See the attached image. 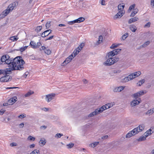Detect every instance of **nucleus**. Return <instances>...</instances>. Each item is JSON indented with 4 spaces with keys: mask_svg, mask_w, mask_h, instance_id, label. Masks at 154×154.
I'll return each mask as SVG.
<instances>
[{
    "mask_svg": "<svg viewBox=\"0 0 154 154\" xmlns=\"http://www.w3.org/2000/svg\"><path fill=\"white\" fill-rule=\"evenodd\" d=\"M138 10L137 8L134 9V11L132 12L130 17H134L138 12Z\"/></svg>",
    "mask_w": 154,
    "mask_h": 154,
    "instance_id": "obj_24",
    "label": "nucleus"
},
{
    "mask_svg": "<svg viewBox=\"0 0 154 154\" xmlns=\"http://www.w3.org/2000/svg\"><path fill=\"white\" fill-rule=\"evenodd\" d=\"M10 145L11 146H17V144L16 143H14V142H13V143H11L10 144Z\"/></svg>",
    "mask_w": 154,
    "mask_h": 154,
    "instance_id": "obj_57",
    "label": "nucleus"
},
{
    "mask_svg": "<svg viewBox=\"0 0 154 154\" xmlns=\"http://www.w3.org/2000/svg\"><path fill=\"white\" fill-rule=\"evenodd\" d=\"M152 130L151 129H150L149 130H147L145 133V134L144 135L145 136H146V137H147L149 135H150L152 133ZM153 132H152V133Z\"/></svg>",
    "mask_w": 154,
    "mask_h": 154,
    "instance_id": "obj_26",
    "label": "nucleus"
},
{
    "mask_svg": "<svg viewBox=\"0 0 154 154\" xmlns=\"http://www.w3.org/2000/svg\"><path fill=\"white\" fill-rule=\"evenodd\" d=\"M153 113L152 112V111L151 109L148 110L147 112L146 113V115L152 114Z\"/></svg>",
    "mask_w": 154,
    "mask_h": 154,
    "instance_id": "obj_49",
    "label": "nucleus"
},
{
    "mask_svg": "<svg viewBox=\"0 0 154 154\" xmlns=\"http://www.w3.org/2000/svg\"><path fill=\"white\" fill-rule=\"evenodd\" d=\"M7 74H8L5 75L0 78V82H6L11 80L12 79L11 77V76L7 75Z\"/></svg>",
    "mask_w": 154,
    "mask_h": 154,
    "instance_id": "obj_7",
    "label": "nucleus"
},
{
    "mask_svg": "<svg viewBox=\"0 0 154 154\" xmlns=\"http://www.w3.org/2000/svg\"><path fill=\"white\" fill-rule=\"evenodd\" d=\"M151 5L154 8V0H151Z\"/></svg>",
    "mask_w": 154,
    "mask_h": 154,
    "instance_id": "obj_61",
    "label": "nucleus"
},
{
    "mask_svg": "<svg viewBox=\"0 0 154 154\" xmlns=\"http://www.w3.org/2000/svg\"><path fill=\"white\" fill-rule=\"evenodd\" d=\"M123 13L122 12L119 11L118 12L114 17V19L116 20L118 18H121L122 16Z\"/></svg>",
    "mask_w": 154,
    "mask_h": 154,
    "instance_id": "obj_14",
    "label": "nucleus"
},
{
    "mask_svg": "<svg viewBox=\"0 0 154 154\" xmlns=\"http://www.w3.org/2000/svg\"><path fill=\"white\" fill-rule=\"evenodd\" d=\"M82 49H81L79 47H78L77 48L75 49V50H76L77 51L78 53H79V52L81 51V50Z\"/></svg>",
    "mask_w": 154,
    "mask_h": 154,
    "instance_id": "obj_62",
    "label": "nucleus"
},
{
    "mask_svg": "<svg viewBox=\"0 0 154 154\" xmlns=\"http://www.w3.org/2000/svg\"><path fill=\"white\" fill-rule=\"evenodd\" d=\"M55 94H54L51 93L46 95L47 101L48 102H49L53 99L55 97Z\"/></svg>",
    "mask_w": 154,
    "mask_h": 154,
    "instance_id": "obj_10",
    "label": "nucleus"
},
{
    "mask_svg": "<svg viewBox=\"0 0 154 154\" xmlns=\"http://www.w3.org/2000/svg\"><path fill=\"white\" fill-rule=\"evenodd\" d=\"M11 58V65L8 66L9 68L13 66L14 63H15L16 65L19 64H24L25 63V61L22 59V58L20 56L17 57L14 59Z\"/></svg>",
    "mask_w": 154,
    "mask_h": 154,
    "instance_id": "obj_2",
    "label": "nucleus"
},
{
    "mask_svg": "<svg viewBox=\"0 0 154 154\" xmlns=\"http://www.w3.org/2000/svg\"><path fill=\"white\" fill-rule=\"evenodd\" d=\"M146 136H142L140 137L139 139H137L138 141H142L145 140L146 139Z\"/></svg>",
    "mask_w": 154,
    "mask_h": 154,
    "instance_id": "obj_27",
    "label": "nucleus"
},
{
    "mask_svg": "<svg viewBox=\"0 0 154 154\" xmlns=\"http://www.w3.org/2000/svg\"><path fill=\"white\" fill-rule=\"evenodd\" d=\"M150 43V42L149 41H147L145 42L141 46L142 47H146L147 45H149Z\"/></svg>",
    "mask_w": 154,
    "mask_h": 154,
    "instance_id": "obj_35",
    "label": "nucleus"
},
{
    "mask_svg": "<svg viewBox=\"0 0 154 154\" xmlns=\"http://www.w3.org/2000/svg\"><path fill=\"white\" fill-rule=\"evenodd\" d=\"M52 32V30L50 29L46 30L44 32L41 34V36L42 37H45L46 36L50 34Z\"/></svg>",
    "mask_w": 154,
    "mask_h": 154,
    "instance_id": "obj_12",
    "label": "nucleus"
},
{
    "mask_svg": "<svg viewBox=\"0 0 154 154\" xmlns=\"http://www.w3.org/2000/svg\"><path fill=\"white\" fill-rule=\"evenodd\" d=\"M108 137V136L107 135H106L105 136H104L103 137H101V139H100V140L101 139H103V140H105L106 139H107Z\"/></svg>",
    "mask_w": 154,
    "mask_h": 154,
    "instance_id": "obj_54",
    "label": "nucleus"
},
{
    "mask_svg": "<svg viewBox=\"0 0 154 154\" xmlns=\"http://www.w3.org/2000/svg\"><path fill=\"white\" fill-rule=\"evenodd\" d=\"M127 77H128V79L130 80H132L134 78L133 74H132V73L128 75Z\"/></svg>",
    "mask_w": 154,
    "mask_h": 154,
    "instance_id": "obj_40",
    "label": "nucleus"
},
{
    "mask_svg": "<svg viewBox=\"0 0 154 154\" xmlns=\"http://www.w3.org/2000/svg\"><path fill=\"white\" fill-rule=\"evenodd\" d=\"M108 109L107 106H106V104L103 105L101 107L96 109L94 111L91 112L88 115L89 117H93L94 116L97 115L98 114H99L105 110Z\"/></svg>",
    "mask_w": 154,
    "mask_h": 154,
    "instance_id": "obj_3",
    "label": "nucleus"
},
{
    "mask_svg": "<svg viewBox=\"0 0 154 154\" xmlns=\"http://www.w3.org/2000/svg\"><path fill=\"white\" fill-rule=\"evenodd\" d=\"M135 4H134L133 5H131V6H130L129 7V10L130 11H131V10H132L133 9H134V8L135 7Z\"/></svg>",
    "mask_w": 154,
    "mask_h": 154,
    "instance_id": "obj_47",
    "label": "nucleus"
},
{
    "mask_svg": "<svg viewBox=\"0 0 154 154\" xmlns=\"http://www.w3.org/2000/svg\"><path fill=\"white\" fill-rule=\"evenodd\" d=\"M30 45L32 48L34 49L37 48H35V46H37V43L34 41H31L30 43Z\"/></svg>",
    "mask_w": 154,
    "mask_h": 154,
    "instance_id": "obj_22",
    "label": "nucleus"
},
{
    "mask_svg": "<svg viewBox=\"0 0 154 154\" xmlns=\"http://www.w3.org/2000/svg\"><path fill=\"white\" fill-rule=\"evenodd\" d=\"M107 56L108 58L107 60L104 63V64L106 66H110L119 60L118 57H114L112 55H110L108 53Z\"/></svg>",
    "mask_w": 154,
    "mask_h": 154,
    "instance_id": "obj_1",
    "label": "nucleus"
},
{
    "mask_svg": "<svg viewBox=\"0 0 154 154\" xmlns=\"http://www.w3.org/2000/svg\"><path fill=\"white\" fill-rule=\"evenodd\" d=\"M140 101H141L140 98H139L138 100L135 99L131 102V105L132 106H135L139 104L140 103Z\"/></svg>",
    "mask_w": 154,
    "mask_h": 154,
    "instance_id": "obj_11",
    "label": "nucleus"
},
{
    "mask_svg": "<svg viewBox=\"0 0 154 154\" xmlns=\"http://www.w3.org/2000/svg\"><path fill=\"white\" fill-rule=\"evenodd\" d=\"M133 74L134 78H135L139 76L141 74V72L140 71H138L132 73Z\"/></svg>",
    "mask_w": 154,
    "mask_h": 154,
    "instance_id": "obj_25",
    "label": "nucleus"
},
{
    "mask_svg": "<svg viewBox=\"0 0 154 154\" xmlns=\"http://www.w3.org/2000/svg\"><path fill=\"white\" fill-rule=\"evenodd\" d=\"M121 51V49H116L109 52L108 54L110 55H112V56L113 57L115 55H117Z\"/></svg>",
    "mask_w": 154,
    "mask_h": 154,
    "instance_id": "obj_9",
    "label": "nucleus"
},
{
    "mask_svg": "<svg viewBox=\"0 0 154 154\" xmlns=\"http://www.w3.org/2000/svg\"><path fill=\"white\" fill-rule=\"evenodd\" d=\"M18 39L17 36L16 35L11 36L10 38V39L13 41H16Z\"/></svg>",
    "mask_w": 154,
    "mask_h": 154,
    "instance_id": "obj_29",
    "label": "nucleus"
},
{
    "mask_svg": "<svg viewBox=\"0 0 154 154\" xmlns=\"http://www.w3.org/2000/svg\"><path fill=\"white\" fill-rule=\"evenodd\" d=\"M15 6V3H12L9 5L7 8L10 11H12Z\"/></svg>",
    "mask_w": 154,
    "mask_h": 154,
    "instance_id": "obj_17",
    "label": "nucleus"
},
{
    "mask_svg": "<svg viewBox=\"0 0 154 154\" xmlns=\"http://www.w3.org/2000/svg\"><path fill=\"white\" fill-rule=\"evenodd\" d=\"M144 128L145 125L143 124H141L137 127V130H138L139 132L142 131L144 129Z\"/></svg>",
    "mask_w": 154,
    "mask_h": 154,
    "instance_id": "obj_16",
    "label": "nucleus"
},
{
    "mask_svg": "<svg viewBox=\"0 0 154 154\" xmlns=\"http://www.w3.org/2000/svg\"><path fill=\"white\" fill-rule=\"evenodd\" d=\"M112 106V105H111L110 103H108L106 104V106H107V108L108 109L109 108Z\"/></svg>",
    "mask_w": 154,
    "mask_h": 154,
    "instance_id": "obj_53",
    "label": "nucleus"
},
{
    "mask_svg": "<svg viewBox=\"0 0 154 154\" xmlns=\"http://www.w3.org/2000/svg\"><path fill=\"white\" fill-rule=\"evenodd\" d=\"M39 143L41 146H43L46 143L45 140L44 138H42L39 142Z\"/></svg>",
    "mask_w": 154,
    "mask_h": 154,
    "instance_id": "obj_20",
    "label": "nucleus"
},
{
    "mask_svg": "<svg viewBox=\"0 0 154 154\" xmlns=\"http://www.w3.org/2000/svg\"><path fill=\"white\" fill-rule=\"evenodd\" d=\"M125 86H121L119 87L115 88L113 90V91L115 92H120L123 90Z\"/></svg>",
    "mask_w": 154,
    "mask_h": 154,
    "instance_id": "obj_13",
    "label": "nucleus"
},
{
    "mask_svg": "<svg viewBox=\"0 0 154 154\" xmlns=\"http://www.w3.org/2000/svg\"><path fill=\"white\" fill-rule=\"evenodd\" d=\"M51 22L50 21H48L47 22L45 25L46 29L49 28L50 26Z\"/></svg>",
    "mask_w": 154,
    "mask_h": 154,
    "instance_id": "obj_42",
    "label": "nucleus"
},
{
    "mask_svg": "<svg viewBox=\"0 0 154 154\" xmlns=\"http://www.w3.org/2000/svg\"><path fill=\"white\" fill-rule=\"evenodd\" d=\"M19 118L22 119L26 117L25 115L21 114L18 116Z\"/></svg>",
    "mask_w": 154,
    "mask_h": 154,
    "instance_id": "obj_56",
    "label": "nucleus"
},
{
    "mask_svg": "<svg viewBox=\"0 0 154 154\" xmlns=\"http://www.w3.org/2000/svg\"><path fill=\"white\" fill-rule=\"evenodd\" d=\"M85 18L82 17H80L75 20L76 23H79L83 22L85 20Z\"/></svg>",
    "mask_w": 154,
    "mask_h": 154,
    "instance_id": "obj_21",
    "label": "nucleus"
},
{
    "mask_svg": "<svg viewBox=\"0 0 154 154\" xmlns=\"http://www.w3.org/2000/svg\"><path fill=\"white\" fill-rule=\"evenodd\" d=\"M130 29L133 32H135L137 29L136 27L134 25H131L130 26Z\"/></svg>",
    "mask_w": 154,
    "mask_h": 154,
    "instance_id": "obj_18",
    "label": "nucleus"
},
{
    "mask_svg": "<svg viewBox=\"0 0 154 154\" xmlns=\"http://www.w3.org/2000/svg\"><path fill=\"white\" fill-rule=\"evenodd\" d=\"M151 23L149 22L147 23L144 26V28L148 27L149 28L150 26Z\"/></svg>",
    "mask_w": 154,
    "mask_h": 154,
    "instance_id": "obj_48",
    "label": "nucleus"
},
{
    "mask_svg": "<svg viewBox=\"0 0 154 154\" xmlns=\"http://www.w3.org/2000/svg\"><path fill=\"white\" fill-rule=\"evenodd\" d=\"M54 35H51L47 39H45V41H47L49 40H51L54 37Z\"/></svg>",
    "mask_w": 154,
    "mask_h": 154,
    "instance_id": "obj_63",
    "label": "nucleus"
},
{
    "mask_svg": "<svg viewBox=\"0 0 154 154\" xmlns=\"http://www.w3.org/2000/svg\"><path fill=\"white\" fill-rule=\"evenodd\" d=\"M63 135V134L60 133H57L56 134V136H57L58 138H60Z\"/></svg>",
    "mask_w": 154,
    "mask_h": 154,
    "instance_id": "obj_58",
    "label": "nucleus"
},
{
    "mask_svg": "<svg viewBox=\"0 0 154 154\" xmlns=\"http://www.w3.org/2000/svg\"><path fill=\"white\" fill-rule=\"evenodd\" d=\"M42 45V44L40 42H38L37 43V46H35V48H39L40 46Z\"/></svg>",
    "mask_w": 154,
    "mask_h": 154,
    "instance_id": "obj_51",
    "label": "nucleus"
},
{
    "mask_svg": "<svg viewBox=\"0 0 154 154\" xmlns=\"http://www.w3.org/2000/svg\"><path fill=\"white\" fill-rule=\"evenodd\" d=\"M39 152V150H37V149H35L32 151L31 153L30 154H38V152Z\"/></svg>",
    "mask_w": 154,
    "mask_h": 154,
    "instance_id": "obj_45",
    "label": "nucleus"
},
{
    "mask_svg": "<svg viewBox=\"0 0 154 154\" xmlns=\"http://www.w3.org/2000/svg\"><path fill=\"white\" fill-rule=\"evenodd\" d=\"M10 11H9V10L7 8L6 9L4 10L3 12L2 13V15L3 17H5L10 12Z\"/></svg>",
    "mask_w": 154,
    "mask_h": 154,
    "instance_id": "obj_19",
    "label": "nucleus"
},
{
    "mask_svg": "<svg viewBox=\"0 0 154 154\" xmlns=\"http://www.w3.org/2000/svg\"><path fill=\"white\" fill-rule=\"evenodd\" d=\"M145 81V79H142L140 80L138 83H137V84L138 85L140 86H141L143 83Z\"/></svg>",
    "mask_w": 154,
    "mask_h": 154,
    "instance_id": "obj_39",
    "label": "nucleus"
},
{
    "mask_svg": "<svg viewBox=\"0 0 154 154\" xmlns=\"http://www.w3.org/2000/svg\"><path fill=\"white\" fill-rule=\"evenodd\" d=\"M128 36V32H126L122 36V37L121 38V39L124 40L126 39Z\"/></svg>",
    "mask_w": 154,
    "mask_h": 154,
    "instance_id": "obj_30",
    "label": "nucleus"
},
{
    "mask_svg": "<svg viewBox=\"0 0 154 154\" xmlns=\"http://www.w3.org/2000/svg\"><path fill=\"white\" fill-rule=\"evenodd\" d=\"M129 80V79H128L127 77H125L124 78L121 79V82H128Z\"/></svg>",
    "mask_w": 154,
    "mask_h": 154,
    "instance_id": "obj_34",
    "label": "nucleus"
},
{
    "mask_svg": "<svg viewBox=\"0 0 154 154\" xmlns=\"http://www.w3.org/2000/svg\"><path fill=\"white\" fill-rule=\"evenodd\" d=\"M78 54L76 50H75L72 54H73V58L76 56L77 54Z\"/></svg>",
    "mask_w": 154,
    "mask_h": 154,
    "instance_id": "obj_46",
    "label": "nucleus"
},
{
    "mask_svg": "<svg viewBox=\"0 0 154 154\" xmlns=\"http://www.w3.org/2000/svg\"><path fill=\"white\" fill-rule=\"evenodd\" d=\"M131 132L133 134V136H134L137 134L139 132L138 130H137V128H134V129L131 131Z\"/></svg>",
    "mask_w": 154,
    "mask_h": 154,
    "instance_id": "obj_23",
    "label": "nucleus"
},
{
    "mask_svg": "<svg viewBox=\"0 0 154 154\" xmlns=\"http://www.w3.org/2000/svg\"><path fill=\"white\" fill-rule=\"evenodd\" d=\"M74 144L70 143H69L67 145H66V146L67 147V148L68 149H70L72 148L74 146Z\"/></svg>",
    "mask_w": 154,
    "mask_h": 154,
    "instance_id": "obj_37",
    "label": "nucleus"
},
{
    "mask_svg": "<svg viewBox=\"0 0 154 154\" xmlns=\"http://www.w3.org/2000/svg\"><path fill=\"white\" fill-rule=\"evenodd\" d=\"M121 70L119 69H115L113 71V72L114 73H119L121 72Z\"/></svg>",
    "mask_w": 154,
    "mask_h": 154,
    "instance_id": "obj_44",
    "label": "nucleus"
},
{
    "mask_svg": "<svg viewBox=\"0 0 154 154\" xmlns=\"http://www.w3.org/2000/svg\"><path fill=\"white\" fill-rule=\"evenodd\" d=\"M34 93V92L33 91H29L26 94L24 95V96L25 97H28Z\"/></svg>",
    "mask_w": 154,
    "mask_h": 154,
    "instance_id": "obj_31",
    "label": "nucleus"
},
{
    "mask_svg": "<svg viewBox=\"0 0 154 154\" xmlns=\"http://www.w3.org/2000/svg\"><path fill=\"white\" fill-rule=\"evenodd\" d=\"M42 26H38L36 27L35 30L37 32H38L42 29Z\"/></svg>",
    "mask_w": 154,
    "mask_h": 154,
    "instance_id": "obj_36",
    "label": "nucleus"
},
{
    "mask_svg": "<svg viewBox=\"0 0 154 154\" xmlns=\"http://www.w3.org/2000/svg\"><path fill=\"white\" fill-rule=\"evenodd\" d=\"M28 139V140H33V141H34L35 140V138L31 136H29Z\"/></svg>",
    "mask_w": 154,
    "mask_h": 154,
    "instance_id": "obj_50",
    "label": "nucleus"
},
{
    "mask_svg": "<svg viewBox=\"0 0 154 154\" xmlns=\"http://www.w3.org/2000/svg\"><path fill=\"white\" fill-rule=\"evenodd\" d=\"M145 93H144L143 91H140L136 93L133 94L132 97L134 98H135V99H137V98L143 95Z\"/></svg>",
    "mask_w": 154,
    "mask_h": 154,
    "instance_id": "obj_8",
    "label": "nucleus"
},
{
    "mask_svg": "<svg viewBox=\"0 0 154 154\" xmlns=\"http://www.w3.org/2000/svg\"><path fill=\"white\" fill-rule=\"evenodd\" d=\"M44 52L46 54L49 55L51 54V51L49 49H47L46 48L44 50Z\"/></svg>",
    "mask_w": 154,
    "mask_h": 154,
    "instance_id": "obj_33",
    "label": "nucleus"
},
{
    "mask_svg": "<svg viewBox=\"0 0 154 154\" xmlns=\"http://www.w3.org/2000/svg\"><path fill=\"white\" fill-rule=\"evenodd\" d=\"M138 20L139 19L138 17H134L133 18L130 19L128 21V23L129 24H131L132 23Z\"/></svg>",
    "mask_w": 154,
    "mask_h": 154,
    "instance_id": "obj_15",
    "label": "nucleus"
},
{
    "mask_svg": "<svg viewBox=\"0 0 154 154\" xmlns=\"http://www.w3.org/2000/svg\"><path fill=\"white\" fill-rule=\"evenodd\" d=\"M1 61L2 62H5L6 63L10 65L11 62V58H10V57L8 55H4L2 56Z\"/></svg>",
    "mask_w": 154,
    "mask_h": 154,
    "instance_id": "obj_5",
    "label": "nucleus"
},
{
    "mask_svg": "<svg viewBox=\"0 0 154 154\" xmlns=\"http://www.w3.org/2000/svg\"><path fill=\"white\" fill-rule=\"evenodd\" d=\"M101 4L102 5H106V2L105 0H102L101 2Z\"/></svg>",
    "mask_w": 154,
    "mask_h": 154,
    "instance_id": "obj_59",
    "label": "nucleus"
},
{
    "mask_svg": "<svg viewBox=\"0 0 154 154\" xmlns=\"http://www.w3.org/2000/svg\"><path fill=\"white\" fill-rule=\"evenodd\" d=\"M99 143V142H96L92 143L93 147H95Z\"/></svg>",
    "mask_w": 154,
    "mask_h": 154,
    "instance_id": "obj_52",
    "label": "nucleus"
},
{
    "mask_svg": "<svg viewBox=\"0 0 154 154\" xmlns=\"http://www.w3.org/2000/svg\"><path fill=\"white\" fill-rule=\"evenodd\" d=\"M5 110L2 109L0 111V115H2L5 112Z\"/></svg>",
    "mask_w": 154,
    "mask_h": 154,
    "instance_id": "obj_64",
    "label": "nucleus"
},
{
    "mask_svg": "<svg viewBox=\"0 0 154 154\" xmlns=\"http://www.w3.org/2000/svg\"><path fill=\"white\" fill-rule=\"evenodd\" d=\"M73 58V54H71L67 57L64 62L61 64L62 66H65L68 63L71 61V60Z\"/></svg>",
    "mask_w": 154,
    "mask_h": 154,
    "instance_id": "obj_6",
    "label": "nucleus"
},
{
    "mask_svg": "<svg viewBox=\"0 0 154 154\" xmlns=\"http://www.w3.org/2000/svg\"><path fill=\"white\" fill-rule=\"evenodd\" d=\"M132 136L133 134H132V133H131V131H130L126 134L125 137L126 138H130Z\"/></svg>",
    "mask_w": 154,
    "mask_h": 154,
    "instance_id": "obj_38",
    "label": "nucleus"
},
{
    "mask_svg": "<svg viewBox=\"0 0 154 154\" xmlns=\"http://www.w3.org/2000/svg\"><path fill=\"white\" fill-rule=\"evenodd\" d=\"M75 20H74L72 21H69L68 22V24L69 25H72L74 23H76V22H75Z\"/></svg>",
    "mask_w": 154,
    "mask_h": 154,
    "instance_id": "obj_55",
    "label": "nucleus"
},
{
    "mask_svg": "<svg viewBox=\"0 0 154 154\" xmlns=\"http://www.w3.org/2000/svg\"><path fill=\"white\" fill-rule=\"evenodd\" d=\"M103 39V37L102 35H101L99 37L98 40L96 44L97 45H99L100 44V41L102 42Z\"/></svg>",
    "mask_w": 154,
    "mask_h": 154,
    "instance_id": "obj_32",
    "label": "nucleus"
},
{
    "mask_svg": "<svg viewBox=\"0 0 154 154\" xmlns=\"http://www.w3.org/2000/svg\"><path fill=\"white\" fill-rule=\"evenodd\" d=\"M3 74L5 75H7L9 74L8 72H7V70L5 69H0V75Z\"/></svg>",
    "mask_w": 154,
    "mask_h": 154,
    "instance_id": "obj_28",
    "label": "nucleus"
},
{
    "mask_svg": "<svg viewBox=\"0 0 154 154\" xmlns=\"http://www.w3.org/2000/svg\"><path fill=\"white\" fill-rule=\"evenodd\" d=\"M8 104H9V105H12L14 103V102L12 100L11 98H10L9 99L8 101Z\"/></svg>",
    "mask_w": 154,
    "mask_h": 154,
    "instance_id": "obj_41",
    "label": "nucleus"
},
{
    "mask_svg": "<svg viewBox=\"0 0 154 154\" xmlns=\"http://www.w3.org/2000/svg\"><path fill=\"white\" fill-rule=\"evenodd\" d=\"M11 98L12 100L14 102V103L16 102V101H17V98L16 97H14Z\"/></svg>",
    "mask_w": 154,
    "mask_h": 154,
    "instance_id": "obj_60",
    "label": "nucleus"
},
{
    "mask_svg": "<svg viewBox=\"0 0 154 154\" xmlns=\"http://www.w3.org/2000/svg\"><path fill=\"white\" fill-rule=\"evenodd\" d=\"M119 45H117V44H113L110 47V48H111V49H113V48H116L118 46H119Z\"/></svg>",
    "mask_w": 154,
    "mask_h": 154,
    "instance_id": "obj_43",
    "label": "nucleus"
},
{
    "mask_svg": "<svg viewBox=\"0 0 154 154\" xmlns=\"http://www.w3.org/2000/svg\"><path fill=\"white\" fill-rule=\"evenodd\" d=\"M23 64H19L17 65L16 64L14 63L13 65V66L11 67H9V68H6V69L7 70V72H11V71L15 70H23L24 69L23 65Z\"/></svg>",
    "mask_w": 154,
    "mask_h": 154,
    "instance_id": "obj_4",
    "label": "nucleus"
}]
</instances>
